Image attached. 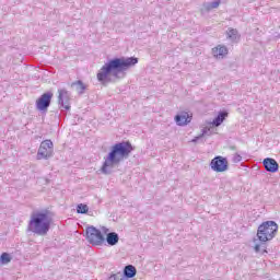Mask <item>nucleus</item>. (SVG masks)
Wrapping results in <instances>:
<instances>
[{
    "label": "nucleus",
    "instance_id": "1",
    "mask_svg": "<svg viewBox=\"0 0 280 280\" xmlns=\"http://www.w3.org/2000/svg\"><path fill=\"white\" fill-rule=\"evenodd\" d=\"M139 65L137 57H116L107 62L100 69L96 78L101 84H108L115 80H124L127 71Z\"/></svg>",
    "mask_w": 280,
    "mask_h": 280
},
{
    "label": "nucleus",
    "instance_id": "2",
    "mask_svg": "<svg viewBox=\"0 0 280 280\" xmlns=\"http://www.w3.org/2000/svg\"><path fill=\"white\" fill-rule=\"evenodd\" d=\"M133 150L135 147H132L130 141H121L112 145L108 154L104 156V162L101 167L102 174L106 176L113 174L115 167L121 165L127 159H130V154H132Z\"/></svg>",
    "mask_w": 280,
    "mask_h": 280
},
{
    "label": "nucleus",
    "instance_id": "3",
    "mask_svg": "<svg viewBox=\"0 0 280 280\" xmlns=\"http://www.w3.org/2000/svg\"><path fill=\"white\" fill-rule=\"evenodd\" d=\"M52 219L49 215V210L36 211L31 214L27 231L39 237H45L51 229Z\"/></svg>",
    "mask_w": 280,
    "mask_h": 280
},
{
    "label": "nucleus",
    "instance_id": "4",
    "mask_svg": "<svg viewBox=\"0 0 280 280\" xmlns=\"http://www.w3.org/2000/svg\"><path fill=\"white\" fill-rule=\"evenodd\" d=\"M277 231H279V224L275 221H265L262 222L257 230V238L260 241V244H256L254 246L255 253H261V255H266L268 250L266 249V242H270V240H275L277 235Z\"/></svg>",
    "mask_w": 280,
    "mask_h": 280
},
{
    "label": "nucleus",
    "instance_id": "5",
    "mask_svg": "<svg viewBox=\"0 0 280 280\" xmlns=\"http://www.w3.org/2000/svg\"><path fill=\"white\" fill-rule=\"evenodd\" d=\"M85 237L89 244H92V246H102L106 240L104 234H102V231L93 225H89L85 229Z\"/></svg>",
    "mask_w": 280,
    "mask_h": 280
},
{
    "label": "nucleus",
    "instance_id": "6",
    "mask_svg": "<svg viewBox=\"0 0 280 280\" xmlns=\"http://www.w3.org/2000/svg\"><path fill=\"white\" fill-rule=\"evenodd\" d=\"M54 156V142L51 140H44L37 151V161H47Z\"/></svg>",
    "mask_w": 280,
    "mask_h": 280
},
{
    "label": "nucleus",
    "instance_id": "7",
    "mask_svg": "<svg viewBox=\"0 0 280 280\" xmlns=\"http://www.w3.org/2000/svg\"><path fill=\"white\" fill-rule=\"evenodd\" d=\"M52 97L54 93L51 92H46L42 94L35 103L36 109L39 110V113H47L49 106H51Z\"/></svg>",
    "mask_w": 280,
    "mask_h": 280
},
{
    "label": "nucleus",
    "instance_id": "8",
    "mask_svg": "<svg viewBox=\"0 0 280 280\" xmlns=\"http://www.w3.org/2000/svg\"><path fill=\"white\" fill-rule=\"evenodd\" d=\"M210 167L217 173L226 172L229 170V160L224 156L217 155L211 160Z\"/></svg>",
    "mask_w": 280,
    "mask_h": 280
},
{
    "label": "nucleus",
    "instance_id": "9",
    "mask_svg": "<svg viewBox=\"0 0 280 280\" xmlns=\"http://www.w3.org/2000/svg\"><path fill=\"white\" fill-rule=\"evenodd\" d=\"M58 94L59 107L65 110H71V92L67 91V89H59Z\"/></svg>",
    "mask_w": 280,
    "mask_h": 280
},
{
    "label": "nucleus",
    "instance_id": "10",
    "mask_svg": "<svg viewBox=\"0 0 280 280\" xmlns=\"http://www.w3.org/2000/svg\"><path fill=\"white\" fill-rule=\"evenodd\" d=\"M262 165L266 172H269L270 174H277V172H279V163L272 158H266L262 161Z\"/></svg>",
    "mask_w": 280,
    "mask_h": 280
},
{
    "label": "nucleus",
    "instance_id": "11",
    "mask_svg": "<svg viewBox=\"0 0 280 280\" xmlns=\"http://www.w3.org/2000/svg\"><path fill=\"white\" fill-rule=\"evenodd\" d=\"M220 3H222V0H213L212 2H205L201 7V14H205L206 12H211V10H215L217 8H220Z\"/></svg>",
    "mask_w": 280,
    "mask_h": 280
},
{
    "label": "nucleus",
    "instance_id": "12",
    "mask_svg": "<svg viewBox=\"0 0 280 280\" xmlns=\"http://www.w3.org/2000/svg\"><path fill=\"white\" fill-rule=\"evenodd\" d=\"M175 121L177 126H187L191 121V117L189 116V113L183 112L182 114H177L175 116Z\"/></svg>",
    "mask_w": 280,
    "mask_h": 280
},
{
    "label": "nucleus",
    "instance_id": "13",
    "mask_svg": "<svg viewBox=\"0 0 280 280\" xmlns=\"http://www.w3.org/2000/svg\"><path fill=\"white\" fill-rule=\"evenodd\" d=\"M212 55L214 58L222 59L224 56L229 55V48H226V46L218 45L217 47L212 48Z\"/></svg>",
    "mask_w": 280,
    "mask_h": 280
},
{
    "label": "nucleus",
    "instance_id": "14",
    "mask_svg": "<svg viewBox=\"0 0 280 280\" xmlns=\"http://www.w3.org/2000/svg\"><path fill=\"white\" fill-rule=\"evenodd\" d=\"M122 277L125 279H135V277H137V267L132 266V265H127L124 268L122 271Z\"/></svg>",
    "mask_w": 280,
    "mask_h": 280
},
{
    "label": "nucleus",
    "instance_id": "15",
    "mask_svg": "<svg viewBox=\"0 0 280 280\" xmlns=\"http://www.w3.org/2000/svg\"><path fill=\"white\" fill-rule=\"evenodd\" d=\"M226 38L231 40V43H240V38H242V35H240V32L236 28H228L226 31Z\"/></svg>",
    "mask_w": 280,
    "mask_h": 280
},
{
    "label": "nucleus",
    "instance_id": "16",
    "mask_svg": "<svg viewBox=\"0 0 280 280\" xmlns=\"http://www.w3.org/2000/svg\"><path fill=\"white\" fill-rule=\"evenodd\" d=\"M228 117H229V113L219 112L217 117H214V119L212 120V126H214V128L222 126V124H224V119H226Z\"/></svg>",
    "mask_w": 280,
    "mask_h": 280
},
{
    "label": "nucleus",
    "instance_id": "17",
    "mask_svg": "<svg viewBox=\"0 0 280 280\" xmlns=\"http://www.w3.org/2000/svg\"><path fill=\"white\" fill-rule=\"evenodd\" d=\"M71 89H74L79 95H84V91H86V85L82 80H78L71 83Z\"/></svg>",
    "mask_w": 280,
    "mask_h": 280
},
{
    "label": "nucleus",
    "instance_id": "18",
    "mask_svg": "<svg viewBox=\"0 0 280 280\" xmlns=\"http://www.w3.org/2000/svg\"><path fill=\"white\" fill-rule=\"evenodd\" d=\"M106 242L109 246H117L119 244V234L110 232L106 236Z\"/></svg>",
    "mask_w": 280,
    "mask_h": 280
},
{
    "label": "nucleus",
    "instance_id": "19",
    "mask_svg": "<svg viewBox=\"0 0 280 280\" xmlns=\"http://www.w3.org/2000/svg\"><path fill=\"white\" fill-rule=\"evenodd\" d=\"M10 261H12V256L8 253H2L0 256V264L5 265L10 264Z\"/></svg>",
    "mask_w": 280,
    "mask_h": 280
},
{
    "label": "nucleus",
    "instance_id": "20",
    "mask_svg": "<svg viewBox=\"0 0 280 280\" xmlns=\"http://www.w3.org/2000/svg\"><path fill=\"white\" fill-rule=\"evenodd\" d=\"M77 213H81V214L89 213V206H86L85 203H79L77 206Z\"/></svg>",
    "mask_w": 280,
    "mask_h": 280
},
{
    "label": "nucleus",
    "instance_id": "21",
    "mask_svg": "<svg viewBox=\"0 0 280 280\" xmlns=\"http://www.w3.org/2000/svg\"><path fill=\"white\" fill-rule=\"evenodd\" d=\"M108 280H127L121 272L112 275Z\"/></svg>",
    "mask_w": 280,
    "mask_h": 280
},
{
    "label": "nucleus",
    "instance_id": "22",
    "mask_svg": "<svg viewBox=\"0 0 280 280\" xmlns=\"http://www.w3.org/2000/svg\"><path fill=\"white\" fill-rule=\"evenodd\" d=\"M212 135H213V132L211 131V129H209V128L202 129L201 137H211Z\"/></svg>",
    "mask_w": 280,
    "mask_h": 280
},
{
    "label": "nucleus",
    "instance_id": "23",
    "mask_svg": "<svg viewBox=\"0 0 280 280\" xmlns=\"http://www.w3.org/2000/svg\"><path fill=\"white\" fill-rule=\"evenodd\" d=\"M233 163H241L242 155L240 153H235L232 159Z\"/></svg>",
    "mask_w": 280,
    "mask_h": 280
},
{
    "label": "nucleus",
    "instance_id": "24",
    "mask_svg": "<svg viewBox=\"0 0 280 280\" xmlns=\"http://www.w3.org/2000/svg\"><path fill=\"white\" fill-rule=\"evenodd\" d=\"M200 139H202V136H198L195 139L191 140L192 143H197L198 141H200Z\"/></svg>",
    "mask_w": 280,
    "mask_h": 280
},
{
    "label": "nucleus",
    "instance_id": "25",
    "mask_svg": "<svg viewBox=\"0 0 280 280\" xmlns=\"http://www.w3.org/2000/svg\"><path fill=\"white\" fill-rule=\"evenodd\" d=\"M231 150H235V147H232Z\"/></svg>",
    "mask_w": 280,
    "mask_h": 280
},
{
    "label": "nucleus",
    "instance_id": "26",
    "mask_svg": "<svg viewBox=\"0 0 280 280\" xmlns=\"http://www.w3.org/2000/svg\"><path fill=\"white\" fill-rule=\"evenodd\" d=\"M254 242H257V238H254Z\"/></svg>",
    "mask_w": 280,
    "mask_h": 280
}]
</instances>
